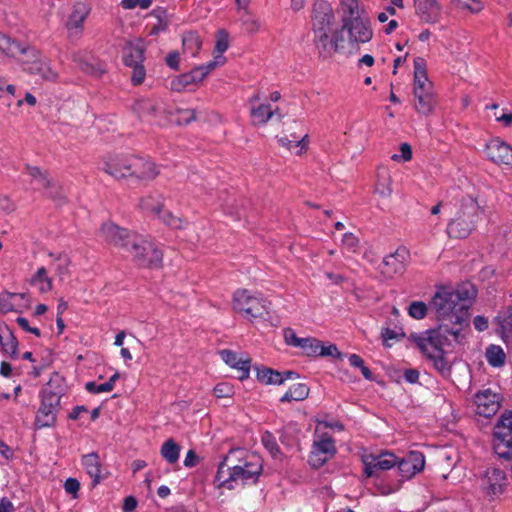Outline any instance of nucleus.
I'll return each instance as SVG.
<instances>
[{"label": "nucleus", "mask_w": 512, "mask_h": 512, "mask_svg": "<svg viewBox=\"0 0 512 512\" xmlns=\"http://www.w3.org/2000/svg\"><path fill=\"white\" fill-rule=\"evenodd\" d=\"M477 297V289L470 282L456 287H440L432 297L430 309L434 312L439 325L436 335L449 334L457 344L465 339L464 330L469 327V309Z\"/></svg>", "instance_id": "nucleus-1"}, {"label": "nucleus", "mask_w": 512, "mask_h": 512, "mask_svg": "<svg viewBox=\"0 0 512 512\" xmlns=\"http://www.w3.org/2000/svg\"><path fill=\"white\" fill-rule=\"evenodd\" d=\"M341 24L337 23L330 4L316 2L313 7L312 32L313 44L318 57L327 60L336 54L345 55Z\"/></svg>", "instance_id": "nucleus-2"}, {"label": "nucleus", "mask_w": 512, "mask_h": 512, "mask_svg": "<svg viewBox=\"0 0 512 512\" xmlns=\"http://www.w3.org/2000/svg\"><path fill=\"white\" fill-rule=\"evenodd\" d=\"M262 472L260 457L244 450H231L229 455L219 464L216 480L219 487L233 489V483L245 484L249 480L255 483Z\"/></svg>", "instance_id": "nucleus-3"}, {"label": "nucleus", "mask_w": 512, "mask_h": 512, "mask_svg": "<svg viewBox=\"0 0 512 512\" xmlns=\"http://www.w3.org/2000/svg\"><path fill=\"white\" fill-rule=\"evenodd\" d=\"M413 95L416 112L424 117L431 116L438 101L434 85L427 75L426 61L422 57L414 59Z\"/></svg>", "instance_id": "nucleus-4"}, {"label": "nucleus", "mask_w": 512, "mask_h": 512, "mask_svg": "<svg viewBox=\"0 0 512 512\" xmlns=\"http://www.w3.org/2000/svg\"><path fill=\"white\" fill-rule=\"evenodd\" d=\"M449 334L436 335L435 331H426L423 335L411 334L409 340L433 361L434 367L444 376L451 373V364L446 359L443 346L451 345Z\"/></svg>", "instance_id": "nucleus-5"}, {"label": "nucleus", "mask_w": 512, "mask_h": 512, "mask_svg": "<svg viewBox=\"0 0 512 512\" xmlns=\"http://www.w3.org/2000/svg\"><path fill=\"white\" fill-rule=\"evenodd\" d=\"M481 213L482 209L476 199H462L447 225L448 235L457 239L467 238L475 230Z\"/></svg>", "instance_id": "nucleus-6"}, {"label": "nucleus", "mask_w": 512, "mask_h": 512, "mask_svg": "<svg viewBox=\"0 0 512 512\" xmlns=\"http://www.w3.org/2000/svg\"><path fill=\"white\" fill-rule=\"evenodd\" d=\"M345 55H358L373 39L370 19L340 23Z\"/></svg>", "instance_id": "nucleus-7"}, {"label": "nucleus", "mask_w": 512, "mask_h": 512, "mask_svg": "<svg viewBox=\"0 0 512 512\" xmlns=\"http://www.w3.org/2000/svg\"><path fill=\"white\" fill-rule=\"evenodd\" d=\"M62 396L63 389L60 386L54 387L53 380H50L42 390L41 405L35 418L36 428L55 425Z\"/></svg>", "instance_id": "nucleus-8"}, {"label": "nucleus", "mask_w": 512, "mask_h": 512, "mask_svg": "<svg viewBox=\"0 0 512 512\" xmlns=\"http://www.w3.org/2000/svg\"><path fill=\"white\" fill-rule=\"evenodd\" d=\"M128 254L133 262L147 269H159L163 265V251L152 240L139 235Z\"/></svg>", "instance_id": "nucleus-9"}, {"label": "nucleus", "mask_w": 512, "mask_h": 512, "mask_svg": "<svg viewBox=\"0 0 512 512\" xmlns=\"http://www.w3.org/2000/svg\"><path fill=\"white\" fill-rule=\"evenodd\" d=\"M232 307L234 311L244 314L249 320L261 318L267 313L266 300L263 296L247 289H238L234 292Z\"/></svg>", "instance_id": "nucleus-10"}, {"label": "nucleus", "mask_w": 512, "mask_h": 512, "mask_svg": "<svg viewBox=\"0 0 512 512\" xmlns=\"http://www.w3.org/2000/svg\"><path fill=\"white\" fill-rule=\"evenodd\" d=\"M99 235L110 246L128 253L140 234L107 220L101 224Z\"/></svg>", "instance_id": "nucleus-11"}, {"label": "nucleus", "mask_w": 512, "mask_h": 512, "mask_svg": "<svg viewBox=\"0 0 512 512\" xmlns=\"http://www.w3.org/2000/svg\"><path fill=\"white\" fill-rule=\"evenodd\" d=\"M0 51L9 57L16 58L24 69L34 65L41 58V53L35 47L17 41L4 33H0Z\"/></svg>", "instance_id": "nucleus-12"}, {"label": "nucleus", "mask_w": 512, "mask_h": 512, "mask_svg": "<svg viewBox=\"0 0 512 512\" xmlns=\"http://www.w3.org/2000/svg\"><path fill=\"white\" fill-rule=\"evenodd\" d=\"M493 447L499 457L512 458V412H505L497 421Z\"/></svg>", "instance_id": "nucleus-13"}, {"label": "nucleus", "mask_w": 512, "mask_h": 512, "mask_svg": "<svg viewBox=\"0 0 512 512\" xmlns=\"http://www.w3.org/2000/svg\"><path fill=\"white\" fill-rule=\"evenodd\" d=\"M479 488L489 501L503 494L506 486V474L499 468L488 467L478 477Z\"/></svg>", "instance_id": "nucleus-14"}, {"label": "nucleus", "mask_w": 512, "mask_h": 512, "mask_svg": "<svg viewBox=\"0 0 512 512\" xmlns=\"http://www.w3.org/2000/svg\"><path fill=\"white\" fill-rule=\"evenodd\" d=\"M123 61L126 66L133 69L131 75V81L134 85H140L143 83L146 71L143 66L144 61V49L139 44L128 43L123 49Z\"/></svg>", "instance_id": "nucleus-15"}, {"label": "nucleus", "mask_w": 512, "mask_h": 512, "mask_svg": "<svg viewBox=\"0 0 512 512\" xmlns=\"http://www.w3.org/2000/svg\"><path fill=\"white\" fill-rule=\"evenodd\" d=\"M408 258L409 251L405 247H399L383 258L378 270L384 278L392 279L404 273Z\"/></svg>", "instance_id": "nucleus-16"}, {"label": "nucleus", "mask_w": 512, "mask_h": 512, "mask_svg": "<svg viewBox=\"0 0 512 512\" xmlns=\"http://www.w3.org/2000/svg\"><path fill=\"white\" fill-rule=\"evenodd\" d=\"M160 174V167L148 157L131 154L129 178L141 182L154 181Z\"/></svg>", "instance_id": "nucleus-17"}, {"label": "nucleus", "mask_w": 512, "mask_h": 512, "mask_svg": "<svg viewBox=\"0 0 512 512\" xmlns=\"http://www.w3.org/2000/svg\"><path fill=\"white\" fill-rule=\"evenodd\" d=\"M336 453L335 442L327 434H323L318 441H314L309 456V464L318 469L322 467Z\"/></svg>", "instance_id": "nucleus-18"}, {"label": "nucleus", "mask_w": 512, "mask_h": 512, "mask_svg": "<svg viewBox=\"0 0 512 512\" xmlns=\"http://www.w3.org/2000/svg\"><path fill=\"white\" fill-rule=\"evenodd\" d=\"M452 5H460V0H450ZM415 13L419 19L428 24L438 23L443 7L438 0H413Z\"/></svg>", "instance_id": "nucleus-19"}, {"label": "nucleus", "mask_w": 512, "mask_h": 512, "mask_svg": "<svg viewBox=\"0 0 512 512\" xmlns=\"http://www.w3.org/2000/svg\"><path fill=\"white\" fill-rule=\"evenodd\" d=\"M131 154H109L103 159L102 170L116 180L129 178Z\"/></svg>", "instance_id": "nucleus-20"}, {"label": "nucleus", "mask_w": 512, "mask_h": 512, "mask_svg": "<svg viewBox=\"0 0 512 512\" xmlns=\"http://www.w3.org/2000/svg\"><path fill=\"white\" fill-rule=\"evenodd\" d=\"M476 413L484 417L494 416L500 408L501 396L491 389L481 390L474 396Z\"/></svg>", "instance_id": "nucleus-21"}, {"label": "nucleus", "mask_w": 512, "mask_h": 512, "mask_svg": "<svg viewBox=\"0 0 512 512\" xmlns=\"http://www.w3.org/2000/svg\"><path fill=\"white\" fill-rule=\"evenodd\" d=\"M488 159L496 165L512 166V146L505 141L495 138L485 145Z\"/></svg>", "instance_id": "nucleus-22"}, {"label": "nucleus", "mask_w": 512, "mask_h": 512, "mask_svg": "<svg viewBox=\"0 0 512 512\" xmlns=\"http://www.w3.org/2000/svg\"><path fill=\"white\" fill-rule=\"evenodd\" d=\"M396 459L394 454L388 452L379 455H363L362 462L364 464V473L367 477H373L376 475L377 470H389L395 466L397 463Z\"/></svg>", "instance_id": "nucleus-23"}, {"label": "nucleus", "mask_w": 512, "mask_h": 512, "mask_svg": "<svg viewBox=\"0 0 512 512\" xmlns=\"http://www.w3.org/2000/svg\"><path fill=\"white\" fill-rule=\"evenodd\" d=\"M397 465L401 475L409 479L424 469L425 458L421 452L411 451Z\"/></svg>", "instance_id": "nucleus-24"}, {"label": "nucleus", "mask_w": 512, "mask_h": 512, "mask_svg": "<svg viewBox=\"0 0 512 512\" xmlns=\"http://www.w3.org/2000/svg\"><path fill=\"white\" fill-rule=\"evenodd\" d=\"M340 23L369 19L360 0H339Z\"/></svg>", "instance_id": "nucleus-25"}, {"label": "nucleus", "mask_w": 512, "mask_h": 512, "mask_svg": "<svg viewBox=\"0 0 512 512\" xmlns=\"http://www.w3.org/2000/svg\"><path fill=\"white\" fill-rule=\"evenodd\" d=\"M90 12L89 7L84 3H77L66 23L69 31V37H78L83 30V24Z\"/></svg>", "instance_id": "nucleus-26"}, {"label": "nucleus", "mask_w": 512, "mask_h": 512, "mask_svg": "<svg viewBox=\"0 0 512 512\" xmlns=\"http://www.w3.org/2000/svg\"><path fill=\"white\" fill-rule=\"evenodd\" d=\"M256 371L257 379L266 385H280L288 378L299 377V375L293 371L281 373L268 367H256Z\"/></svg>", "instance_id": "nucleus-27"}, {"label": "nucleus", "mask_w": 512, "mask_h": 512, "mask_svg": "<svg viewBox=\"0 0 512 512\" xmlns=\"http://www.w3.org/2000/svg\"><path fill=\"white\" fill-rule=\"evenodd\" d=\"M156 218L171 230H184L188 226V220L182 214L167 209L165 204Z\"/></svg>", "instance_id": "nucleus-28"}, {"label": "nucleus", "mask_w": 512, "mask_h": 512, "mask_svg": "<svg viewBox=\"0 0 512 512\" xmlns=\"http://www.w3.org/2000/svg\"><path fill=\"white\" fill-rule=\"evenodd\" d=\"M202 81L203 80L195 67L190 72L174 77L170 81L169 88L175 92H182L188 88L197 86Z\"/></svg>", "instance_id": "nucleus-29"}, {"label": "nucleus", "mask_w": 512, "mask_h": 512, "mask_svg": "<svg viewBox=\"0 0 512 512\" xmlns=\"http://www.w3.org/2000/svg\"><path fill=\"white\" fill-rule=\"evenodd\" d=\"M496 332L504 342H512V306L504 307L496 317Z\"/></svg>", "instance_id": "nucleus-30"}, {"label": "nucleus", "mask_w": 512, "mask_h": 512, "mask_svg": "<svg viewBox=\"0 0 512 512\" xmlns=\"http://www.w3.org/2000/svg\"><path fill=\"white\" fill-rule=\"evenodd\" d=\"M392 176L386 167H378L376 170V180L374 192L381 198L387 199L392 195Z\"/></svg>", "instance_id": "nucleus-31"}, {"label": "nucleus", "mask_w": 512, "mask_h": 512, "mask_svg": "<svg viewBox=\"0 0 512 512\" xmlns=\"http://www.w3.org/2000/svg\"><path fill=\"white\" fill-rule=\"evenodd\" d=\"M24 168L25 173L30 177V182L43 191L54 181L49 172L39 166L26 164Z\"/></svg>", "instance_id": "nucleus-32"}, {"label": "nucleus", "mask_w": 512, "mask_h": 512, "mask_svg": "<svg viewBox=\"0 0 512 512\" xmlns=\"http://www.w3.org/2000/svg\"><path fill=\"white\" fill-rule=\"evenodd\" d=\"M279 108H273L268 103L252 106L250 116L252 118V125L261 126L266 124L274 115H277Z\"/></svg>", "instance_id": "nucleus-33"}, {"label": "nucleus", "mask_w": 512, "mask_h": 512, "mask_svg": "<svg viewBox=\"0 0 512 512\" xmlns=\"http://www.w3.org/2000/svg\"><path fill=\"white\" fill-rule=\"evenodd\" d=\"M0 345L5 354L11 357L17 355L18 341L10 328L3 322H0Z\"/></svg>", "instance_id": "nucleus-34"}, {"label": "nucleus", "mask_w": 512, "mask_h": 512, "mask_svg": "<svg viewBox=\"0 0 512 512\" xmlns=\"http://www.w3.org/2000/svg\"><path fill=\"white\" fill-rule=\"evenodd\" d=\"M164 204V199L160 196L145 195L139 199L138 208L144 213L157 217Z\"/></svg>", "instance_id": "nucleus-35"}, {"label": "nucleus", "mask_w": 512, "mask_h": 512, "mask_svg": "<svg viewBox=\"0 0 512 512\" xmlns=\"http://www.w3.org/2000/svg\"><path fill=\"white\" fill-rule=\"evenodd\" d=\"M82 464L86 468L87 473L93 478V485H97L101 478V462L96 452H91L82 457Z\"/></svg>", "instance_id": "nucleus-36"}, {"label": "nucleus", "mask_w": 512, "mask_h": 512, "mask_svg": "<svg viewBox=\"0 0 512 512\" xmlns=\"http://www.w3.org/2000/svg\"><path fill=\"white\" fill-rule=\"evenodd\" d=\"M30 284L37 287L39 293L46 294L53 289V279L48 275L45 267H39L32 275Z\"/></svg>", "instance_id": "nucleus-37"}, {"label": "nucleus", "mask_w": 512, "mask_h": 512, "mask_svg": "<svg viewBox=\"0 0 512 512\" xmlns=\"http://www.w3.org/2000/svg\"><path fill=\"white\" fill-rule=\"evenodd\" d=\"M183 53L196 58L202 48V40L194 31L184 33L182 37Z\"/></svg>", "instance_id": "nucleus-38"}, {"label": "nucleus", "mask_w": 512, "mask_h": 512, "mask_svg": "<svg viewBox=\"0 0 512 512\" xmlns=\"http://www.w3.org/2000/svg\"><path fill=\"white\" fill-rule=\"evenodd\" d=\"M30 74L38 75L43 80L55 81L58 78V74L51 69L49 64L40 58L34 65H30L25 68Z\"/></svg>", "instance_id": "nucleus-39"}, {"label": "nucleus", "mask_w": 512, "mask_h": 512, "mask_svg": "<svg viewBox=\"0 0 512 512\" xmlns=\"http://www.w3.org/2000/svg\"><path fill=\"white\" fill-rule=\"evenodd\" d=\"M43 193L58 207H62L68 203V197L63 187L56 180H54Z\"/></svg>", "instance_id": "nucleus-40"}, {"label": "nucleus", "mask_w": 512, "mask_h": 512, "mask_svg": "<svg viewBox=\"0 0 512 512\" xmlns=\"http://www.w3.org/2000/svg\"><path fill=\"white\" fill-rule=\"evenodd\" d=\"M310 389L304 383H297L280 398L281 402L303 401L309 395Z\"/></svg>", "instance_id": "nucleus-41"}, {"label": "nucleus", "mask_w": 512, "mask_h": 512, "mask_svg": "<svg viewBox=\"0 0 512 512\" xmlns=\"http://www.w3.org/2000/svg\"><path fill=\"white\" fill-rule=\"evenodd\" d=\"M74 60L84 73L91 76L101 77L106 72L105 65L100 61H88L80 57H75Z\"/></svg>", "instance_id": "nucleus-42"}, {"label": "nucleus", "mask_w": 512, "mask_h": 512, "mask_svg": "<svg viewBox=\"0 0 512 512\" xmlns=\"http://www.w3.org/2000/svg\"><path fill=\"white\" fill-rule=\"evenodd\" d=\"M488 363L493 367H502L506 361L504 350L498 345H490L485 353Z\"/></svg>", "instance_id": "nucleus-43"}, {"label": "nucleus", "mask_w": 512, "mask_h": 512, "mask_svg": "<svg viewBox=\"0 0 512 512\" xmlns=\"http://www.w3.org/2000/svg\"><path fill=\"white\" fill-rule=\"evenodd\" d=\"M160 453L168 463L173 464L179 458L180 446L173 439H168L163 443Z\"/></svg>", "instance_id": "nucleus-44"}, {"label": "nucleus", "mask_w": 512, "mask_h": 512, "mask_svg": "<svg viewBox=\"0 0 512 512\" xmlns=\"http://www.w3.org/2000/svg\"><path fill=\"white\" fill-rule=\"evenodd\" d=\"M134 109L140 116L155 117L159 111V105L155 101L143 99L135 104Z\"/></svg>", "instance_id": "nucleus-45"}, {"label": "nucleus", "mask_w": 512, "mask_h": 512, "mask_svg": "<svg viewBox=\"0 0 512 512\" xmlns=\"http://www.w3.org/2000/svg\"><path fill=\"white\" fill-rule=\"evenodd\" d=\"M299 347L307 356H318L321 341L312 337L303 338Z\"/></svg>", "instance_id": "nucleus-46"}, {"label": "nucleus", "mask_w": 512, "mask_h": 512, "mask_svg": "<svg viewBox=\"0 0 512 512\" xmlns=\"http://www.w3.org/2000/svg\"><path fill=\"white\" fill-rule=\"evenodd\" d=\"M229 47V36L225 30H218L216 33V42L214 53L223 54Z\"/></svg>", "instance_id": "nucleus-47"}, {"label": "nucleus", "mask_w": 512, "mask_h": 512, "mask_svg": "<svg viewBox=\"0 0 512 512\" xmlns=\"http://www.w3.org/2000/svg\"><path fill=\"white\" fill-rule=\"evenodd\" d=\"M348 359L351 366L361 370V373L365 379L372 380V372L368 367L365 366L364 360L359 355L351 354Z\"/></svg>", "instance_id": "nucleus-48"}, {"label": "nucleus", "mask_w": 512, "mask_h": 512, "mask_svg": "<svg viewBox=\"0 0 512 512\" xmlns=\"http://www.w3.org/2000/svg\"><path fill=\"white\" fill-rule=\"evenodd\" d=\"M318 356H320V357L330 356V357H333L338 360L344 359V354L338 350V348L335 344H330L328 346H325L322 341H321V347L319 349Z\"/></svg>", "instance_id": "nucleus-49"}, {"label": "nucleus", "mask_w": 512, "mask_h": 512, "mask_svg": "<svg viewBox=\"0 0 512 512\" xmlns=\"http://www.w3.org/2000/svg\"><path fill=\"white\" fill-rule=\"evenodd\" d=\"M408 313L415 319H423L427 314V305L421 301L412 302L409 306Z\"/></svg>", "instance_id": "nucleus-50"}, {"label": "nucleus", "mask_w": 512, "mask_h": 512, "mask_svg": "<svg viewBox=\"0 0 512 512\" xmlns=\"http://www.w3.org/2000/svg\"><path fill=\"white\" fill-rule=\"evenodd\" d=\"M234 393V387L227 382L219 383L213 389V394L217 398H231Z\"/></svg>", "instance_id": "nucleus-51"}, {"label": "nucleus", "mask_w": 512, "mask_h": 512, "mask_svg": "<svg viewBox=\"0 0 512 512\" xmlns=\"http://www.w3.org/2000/svg\"><path fill=\"white\" fill-rule=\"evenodd\" d=\"M152 14L157 17L158 23L152 27L150 34H158L160 31L166 30L168 21L165 16V11L162 9H157L154 10Z\"/></svg>", "instance_id": "nucleus-52"}, {"label": "nucleus", "mask_w": 512, "mask_h": 512, "mask_svg": "<svg viewBox=\"0 0 512 512\" xmlns=\"http://www.w3.org/2000/svg\"><path fill=\"white\" fill-rule=\"evenodd\" d=\"M177 123L179 125H187L196 120L197 112L195 109H177Z\"/></svg>", "instance_id": "nucleus-53"}, {"label": "nucleus", "mask_w": 512, "mask_h": 512, "mask_svg": "<svg viewBox=\"0 0 512 512\" xmlns=\"http://www.w3.org/2000/svg\"><path fill=\"white\" fill-rule=\"evenodd\" d=\"M400 154H393L391 159L395 162H408L412 159V147L408 143H402L399 147Z\"/></svg>", "instance_id": "nucleus-54"}, {"label": "nucleus", "mask_w": 512, "mask_h": 512, "mask_svg": "<svg viewBox=\"0 0 512 512\" xmlns=\"http://www.w3.org/2000/svg\"><path fill=\"white\" fill-rule=\"evenodd\" d=\"M59 263L55 267V274L58 277L59 281H64L70 275V261L67 258L58 259Z\"/></svg>", "instance_id": "nucleus-55"}, {"label": "nucleus", "mask_w": 512, "mask_h": 512, "mask_svg": "<svg viewBox=\"0 0 512 512\" xmlns=\"http://www.w3.org/2000/svg\"><path fill=\"white\" fill-rule=\"evenodd\" d=\"M250 367H251V358H239L235 364V366H232V368L238 369L241 372V375L239 376V380H244L249 377L250 373Z\"/></svg>", "instance_id": "nucleus-56"}, {"label": "nucleus", "mask_w": 512, "mask_h": 512, "mask_svg": "<svg viewBox=\"0 0 512 512\" xmlns=\"http://www.w3.org/2000/svg\"><path fill=\"white\" fill-rule=\"evenodd\" d=\"M17 209L16 203L8 195H0V210L9 215Z\"/></svg>", "instance_id": "nucleus-57"}, {"label": "nucleus", "mask_w": 512, "mask_h": 512, "mask_svg": "<svg viewBox=\"0 0 512 512\" xmlns=\"http://www.w3.org/2000/svg\"><path fill=\"white\" fill-rule=\"evenodd\" d=\"M262 443L264 444V446L269 450V452L276 456L277 453H279V447L274 439V437L272 436V434L268 431H266L263 436H262Z\"/></svg>", "instance_id": "nucleus-58"}, {"label": "nucleus", "mask_w": 512, "mask_h": 512, "mask_svg": "<svg viewBox=\"0 0 512 512\" xmlns=\"http://www.w3.org/2000/svg\"><path fill=\"white\" fill-rule=\"evenodd\" d=\"M303 338H299L293 329L286 328L284 330V340L287 345L299 347Z\"/></svg>", "instance_id": "nucleus-59"}, {"label": "nucleus", "mask_w": 512, "mask_h": 512, "mask_svg": "<svg viewBox=\"0 0 512 512\" xmlns=\"http://www.w3.org/2000/svg\"><path fill=\"white\" fill-rule=\"evenodd\" d=\"M359 240L353 233H345L342 237V245L353 252L358 247Z\"/></svg>", "instance_id": "nucleus-60"}, {"label": "nucleus", "mask_w": 512, "mask_h": 512, "mask_svg": "<svg viewBox=\"0 0 512 512\" xmlns=\"http://www.w3.org/2000/svg\"><path fill=\"white\" fill-rule=\"evenodd\" d=\"M471 1L473 2V5H469L467 3H464L462 0H460V5H454V6L468 10L473 14L480 13L484 8L483 3L480 0H471Z\"/></svg>", "instance_id": "nucleus-61"}, {"label": "nucleus", "mask_w": 512, "mask_h": 512, "mask_svg": "<svg viewBox=\"0 0 512 512\" xmlns=\"http://www.w3.org/2000/svg\"><path fill=\"white\" fill-rule=\"evenodd\" d=\"M64 488L68 494H71L74 498H76L80 489V482L76 478H68L65 481Z\"/></svg>", "instance_id": "nucleus-62"}, {"label": "nucleus", "mask_w": 512, "mask_h": 512, "mask_svg": "<svg viewBox=\"0 0 512 512\" xmlns=\"http://www.w3.org/2000/svg\"><path fill=\"white\" fill-rule=\"evenodd\" d=\"M220 356L222 360L230 367L235 366L237 360L239 359L236 352L228 349L220 351Z\"/></svg>", "instance_id": "nucleus-63"}, {"label": "nucleus", "mask_w": 512, "mask_h": 512, "mask_svg": "<svg viewBox=\"0 0 512 512\" xmlns=\"http://www.w3.org/2000/svg\"><path fill=\"white\" fill-rule=\"evenodd\" d=\"M85 388L90 393L110 392V384L106 383L97 385L95 382H88L86 383Z\"/></svg>", "instance_id": "nucleus-64"}]
</instances>
